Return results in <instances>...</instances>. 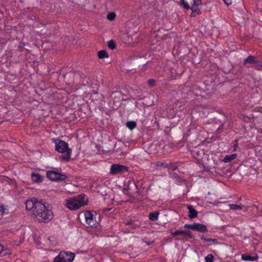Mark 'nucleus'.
<instances>
[{"mask_svg": "<svg viewBox=\"0 0 262 262\" xmlns=\"http://www.w3.org/2000/svg\"><path fill=\"white\" fill-rule=\"evenodd\" d=\"M230 208L232 210L242 209L244 206L243 205H239L237 204H230Z\"/></svg>", "mask_w": 262, "mask_h": 262, "instance_id": "25", "label": "nucleus"}, {"mask_svg": "<svg viewBox=\"0 0 262 262\" xmlns=\"http://www.w3.org/2000/svg\"><path fill=\"white\" fill-rule=\"evenodd\" d=\"M181 3L182 5L187 10H189L190 8V7L188 5V4L185 1V0H180Z\"/></svg>", "mask_w": 262, "mask_h": 262, "instance_id": "30", "label": "nucleus"}, {"mask_svg": "<svg viewBox=\"0 0 262 262\" xmlns=\"http://www.w3.org/2000/svg\"><path fill=\"white\" fill-rule=\"evenodd\" d=\"M75 76V72L71 71L70 72L63 75V77L66 79V77H69L73 78Z\"/></svg>", "mask_w": 262, "mask_h": 262, "instance_id": "27", "label": "nucleus"}, {"mask_svg": "<svg viewBox=\"0 0 262 262\" xmlns=\"http://www.w3.org/2000/svg\"><path fill=\"white\" fill-rule=\"evenodd\" d=\"M185 228L190 229L194 230V223L192 224H185L184 226Z\"/></svg>", "mask_w": 262, "mask_h": 262, "instance_id": "31", "label": "nucleus"}, {"mask_svg": "<svg viewBox=\"0 0 262 262\" xmlns=\"http://www.w3.org/2000/svg\"><path fill=\"white\" fill-rule=\"evenodd\" d=\"M155 164L157 167H163L166 168L168 167V164L165 162H161L160 161H157L155 163Z\"/></svg>", "mask_w": 262, "mask_h": 262, "instance_id": "23", "label": "nucleus"}, {"mask_svg": "<svg viewBox=\"0 0 262 262\" xmlns=\"http://www.w3.org/2000/svg\"><path fill=\"white\" fill-rule=\"evenodd\" d=\"M258 88L255 85H249L247 89V93L251 95L250 98L252 99L254 95L258 93Z\"/></svg>", "mask_w": 262, "mask_h": 262, "instance_id": "12", "label": "nucleus"}, {"mask_svg": "<svg viewBox=\"0 0 262 262\" xmlns=\"http://www.w3.org/2000/svg\"><path fill=\"white\" fill-rule=\"evenodd\" d=\"M214 259V257L213 255L211 254H208L205 258V262H213Z\"/></svg>", "mask_w": 262, "mask_h": 262, "instance_id": "26", "label": "nucleus"}, {"mask_svg": "<svg viewBox=\"0 0 262 262\" xmlns=\"http://www.w3.org/2000/svg\"><path fill=\"white\" fill-rule=\"evenodd\" d=\"M148 83L149 85H150V86H153L155 85L156 84V81L154 79H150L148 80Z\"/></svg>", "mask_w": 262, "mask_h": 262, "instance_id": "32", "label": "nucleus"}, {"mask_svg": "<svg viewBox=\"0 0 262 262\" xmlns=\"http://www.w3.org/2000/svg\"><path fill=\"white\" fill-rule=\"evenodd\" d=\"M257 58L253 55H249L246 58L244 61V64L246 65L247 63L255 64L257 63Z\"/></svg>", "mask_w": 262, "mask_h": 262, "instance_id": "11", "label": "nucleus"}, {"mask_svg": "<svg viewBox=\"0 0 262 262\" xmlns=\"http://www.w3.org/2000/svg\"><path fill=\"white\" fill-rule=\"evenodd\" d=\"M31 178L33 182L36 183H40L43 180V177H41L39 174L34 172L32 173Z\"/></svg>", "mask_w": 262, "mask_h": 262, "instance_id": "13", "label": "nucleus"}, {"mask_svg": "<svg viewBox=\"0 0 262 262\" xmlns=\"http://www.w3.org/2000/svg\"><path fill=\"white\" fill-rule=\"evenodd\" d=\"M128 170V167L124 165L114 164L111 166V173L112 174L123 173Z\"/></svg>", "mask_w": 262, "mask_h": 262, "instance_id": "6", "label": "nucleus"}, {"mask_svg": "<svg viewBox=\"0 0 262 262\" xmlns=\"http://www.w3.org/2000/svg\"><path fill=\"white\" fill-rule=\"evenodd\" d=\"M126 125L129 129L132 130L136 127L137 124L135 121H130L126 122Z\"/></svg>", "mask_w": 262, "mask_h": 262, "instance_id": "21", "label": "nucleus"}, {"mask_svg": "<svg viewBox=\"0 0 262 262\" xmlns=\"http://www.w3.org/2000/svg\"><path fill=\"white\" fill-rule=\"evenodd\" d=\"M190 9H191L192 12H195L197 14L201 13V11L199 8V6L198 5L192 4L191 7H190Z\"/></svg>", "mask_w": 262, "mask_h": 262, "instance_id": "22", "label": "nucleus"}, {"mask_svg": "<svg viewBox=\"0 0 262 262\" xmlns=\"http://www.w3.org/2000/svg\"><path fill=\"white\" fill-rule=\"evenodd\" d=\"M225 4H226L227 5L229 6L232 3V0H223Z\"/></svg>", "mask_w": 262, "mask_h": 262, "instance_id": "36", "label": "nucleus"}, {"mask_svg": "<svg viewBox=\"0 0 262 262\" xmlns=\"http://www.w3.org/2000/svg\"><path fill=\"white\" fill-rule=\"evenodd\" d=\"M107 46L108 47L112 50H114L116 48V45L115 42L113 40H110L107 41Z\"/></svg>", "mask_w": 262, "mask_h": 262, "instance_id": "24", "label": "nucleus"}, {"mask_svg": "<svg viewBox=\"0 0 262 262\" xmlns=\"http://www.w3.org/2000/svg\"><path fill=\"white\" fill-rule=\"evenodd\" d=\"M194 230L201 232H205L208 231L206 225L196 223H194Z\"/></svg>", "mask_w": 262, "mask_h": 262, "instance_id": "9", "label": "nucleus"}, {"mask_svg": "<svg viewBox=\"0 0 262 262\" xmlns=\"http://www.w3.org/2000/svg\"><path fill=\"white\" fill-rule=\"evenodd\" d=\"M0 214L3 215L5 212V208L3 204H1L0 205Z\"/></svg>", "mask_w": 262, "mask_h": 262, "instance_id": "33", "label": "nucleus"}, {"mask_svg": "<svg viewBox=\"0 0 262 262\" xmlns=\"http://www.w3.org/2000/svg\"><path fill=\"white\" fill-rule=\"evenodd\" d=\"M33 215L40 222L47 223L53 218V212L48 204L41 201L40 204H37Z\"/></svg>", "mask_w": 262, "mask_h": 262, "instance_id": "1", "label": "nucleus"}, {"mask_svg": "<svg viewBox=\"0 0 262 262\" xmlns=\"http://www.w3.org/2000/svg\"><path fill=\"white\" fill-rule=\"evenodd\" d=\"M55 145V150L59 152L64 154L61 156L62 160L69 161L71 158L72 149L69 148L68 144L64 141L57 139H53Z\"/></svg>", "mask_w": 262, "mask_h": 262, "instance_id": "2", "label": "nucleus"}, {"mask_svg": "<svg viewBox=\"0 0 262 262\" xmlns=\"http://www.w3.org/2000/svg\"><path fill=\"white\" fill-rule=\"evenodd\" d=\"M98 56L100 59L108 57V54L105 50H100L98 52Z\"/></svg>", "mask_w": 262, "mask_h": 262, "instance_id": "19", "label": "nucleus"}, {"mask_svg": "<svg viewBox=\"0 0 262 262\" xmlns=\"http://www.w3.org/2000/svg\"><path fill=\"white\" fill-rule=\"evenodd\" d=\"M201 239L206 242H212L214 244L217 245L219 244L218 240L216 238H206L204 235H202L200 236Z\"/></svg>", "mask_w": 262, "mask_h": 262, "instance_id": "17", "label": "nucleus"}, {"mask_svg": "<svg viewBox=\"0 0 262 262\" xmlns=\"http://www.w3.org/2000/svg\"><path fill=\"white\" fill-rule=\"evenodd\" d=\"M116 17V14L114 12L109 13L107 15V18L110 20H113Z\"/></svg>", "mask_w": 262, "mask_h": 262, "instance_id": "29", "label": "nucleus"}, {"mask_svg": "<svg viewBox=\"0 0 262 262\" xmlns=\"http://www.w3.org/2000/svg\"><path fill=\"white\" fill-rule=\"evenodd\" d=\"M66 205L71 210H77L81 206V204L78 202L75 198L67 200Z\"/></svg>", "mask_w": 262, "mask_h": 262, "instance_id": "7", "label": "nucleus"}, {"mask_svg": "<svg viewBox=\"0 0 262 262\" xmlns=\"http://www.w3.org/2000/svg\"><path fill=\"white\" fill-rule=\"evenodd\" d=\"M78 202H79L81 206L86 204L87 200H85V195L83 194L78 195L77 196L74 198Z\"/></svg>", "mask_w": 262, "mask_h": 262, "instance_id": "15", "label": "nucleus"}, {"mask_svg": "<svg viewBox=\"0 0 262 262\" xmlns=\"http://www.w3.org/2000/svg\"><path fill=\"white\" fill-rule=\"evenodd\" d=\"M236 156L237 155L236 154H233L230 155H227L224 157V158L223 159V161L225 163H229L233 159H234L236 157Z\"/></svg>", "mask_w": 262, "mask_h": 262, "instance_id": "16", "label": "nucleus"}, {"mask_svg": "<svg viewBox=\"0 0 262 262\" xmlns=\"http://www.w3.org/2000/svg\"><path fill=\"white\" fill-rule=\"evenodd\" d=\"M147 245H150V244H149V243H147Z\"/></svg>", "mask_w": 262, "mask_h": 262, "instance_id": "43", "label": "nucleus"}, {"mask_svg": "<svg viewBox=\"0 0 262 262\" xmlns=\"http://www.w3.org/2000/svg\"><path fill=\"white\" fill-rule=\"evenodd\" d=\"M196 12H191V14H190V16L191 17H195V15H196Z\"/></svg>", "mask_w": 262, "mask_h": 262, "instance_id": "39", "label": "nucleus"}, {"mask_svg": "<svg viewBox=\"0 0 262 262\" xmlns=\"http://www.w3.org/2000/svg\"><path fill=\"white\" fill-rule=\"evenodd\" d=\"M202 0H193V5L199 6L202 4Z\"/></svg>", "mask_w": 262, "mask_h": 262, "instance_id": "35", "label": "nucleus"}, {"mask_svg": "<svg viewBox=\"0 0 262 262\" xmlns=\"http://www.w3.org/2000/svg\"><path fill=\"white\" fill-rule=\"evenodd\" d=\"M202 152L203 153V154H204V152H203V150L202 151Z\"/></svg>", "mask_w": 262, "mask_h": 262, "instance_id": "44", "label": "nucleus"}, {"mask_svg": "<svg viewBox=\"0 0 262 262\" xmlns=\"http://www.w3.org/2000/svg\"><path fill=\"white\" fill-rule=\"evenodd\" d=\"M235 144L233 145V149L234 150H235L236 149V148L237 147V144H238V140H236L235 141Z\"/></svg>", "mask_w": 262, "mask_h": 262, "instance_id": "37", "label": "nucleus"}, {"mask_svg": "<svg viewBox=\"0 0 262 262\" xmlns=\"http://www.w3.org/2000/svg\"><path fill=\"white\" fill-rule=\"evenodd\" d=\"M254 67L255 69L258 70H262V62L259 61L257 59V63L254 64Z\"/></svg>", "mask_w": 262, "mask_h": 262, "instance_id": "28", "label": "nucleus"}, {"mask_svg": "<svg viewBox=\"0 0 262 262\" xmlns=\"http://www.w3.org/2000/svg\"><path fill=\"white\" fill-rule=\"evenodd\" d=\"M170 233L173 236H176L177 235H182L185 236L186 230H177L174 232L171 231Z\"/></svg>", "mask_w": 262, "mask_h": 262, "instance_id": "20", "label": "nucleus"}, {"mask_svg": "<svg viewBox=\"0 0 262 262\" xmlns=\"http://www.w3.org/2000/svg\"><path fill=\"white\" fill-rule=\"evenodd\" d=\"M211 168L208 169H206V171H209V172H212V171H211Z\"/></svg>", "mask_w": 262, "mask_h": 262, "instance_id": "41", "label": "nucleus"}, {"mask_svg": "<svg viewBox=\"0 0 262 262\" xmlns=\"http://www.w3.org/2000/svg\"><path fill=\"white\" fill-rule=\"evenodd\" d=\"M258 257L257 255L254 256H251L248 254H243L242 256L243 260L245 261H254L257 260Z\"/></svg>", "mask_w": 262, "mask_h": 262, "instance_id": "14", "label": "nucleus"}, {"mask_svg": "<svg viewBox=\"0 0 262 262\" xmlns=\"http://www.w3.org/2000/svg\"><path fill=\"white\" fill-rule=\"evenodd\" d=\"M111 208H105L103 209V212H107L110 211L111 210Z\"/></svg>", "mask_w": 262, "mask_h": 262, "instance_id": "38", "label": "nucleus"}, {"mask_svg": "<svg viewBox=\"0 0 262 262\" xmlns=\"http://www.w3.org/2000/svg\"><path fill=\"white\" fill-rule=\"evenodd\" d=\"M187 209L189 210L188 216L190 219H193L197 217L198 212L193 208L192 205H188Z\"/></svg>", "mask_w": 262, "mask_h": 262, "instance_id": "10", "label": "nucleus"}, {"mask_svg": "<svg viewBox=\"0 0 262 262\" xmlns=\"http://www.w3.org/2000/svg\"><path fill=\"white\" fill-rule=\"evenodd\" d=\"M159 215V213L157 211H155L152 213H150L149 214V219L150 220L152 221H157L158 219V216Z\"/></svg>", "mask_w": 262, "mask_h": 262, "instance_id": "18", "label": "nucleus"}, {"mask_svg": "<svg viewBox=\"0 0 262 262\" xmlns=\"http://www.w3.org/2000/svg\"><path fill=\"white\" fill-rule=\"evenodd\" d=\"M187 236L190 238H192L193 236L192 235L191 232L189 231L186 230V233H185V236Z\"/></svg>", "mask_w": 262, "mask_h": 262, "instance_id": "34", "label": "nucleus"}, {"mask_svg": "<svg viewBox=\"0 0 262 262\" xmlns=\"http://www.w3.org/2000/svg\"><path fill=\"white\" fill-rule=\"evenodd\" d=\"M40 201H38L37 200L33 201L32 200H27L26 202V209L28 210H32L33 213H34V211L35 210L36 206L37 204H40Z\"/></svg>", "mask_w": 262, "mask_h": 262, "instance_id": "8", "label": "nucleus"}, {"mask_svg": "<svg viewBox=\"0 0 262 262\" xmlns=\"http://www.w3.org/2000/svg\"><path fill=\"white\" fill-rule=\"evenodd\" d=\"M94 214L95 215L97 214L95 211H86L84 212L85 222L90 227L96 226L97 223L96 216H94Z\"/></svg>", "mask_w": 262, "mask_h": 262, "instance_id": "5", "label": "nucleus"}, {"mask_svg": "<svg viewBox=\"0 0 262 262\" xmlns=\"http://www.w3.org/2000/svg\"><path fill=\"white\" fill-rule=\"evenodd\" d=\"M74 253L61 251L54 258L53 262H71L74 260Z\"/></svg>", "mask_w": 262, "mask_h": 262, "instance_id": "3", "label": "nucleus"}, {"mask_svg": "<svg viewBox=\"0 0 262 262\" xmlns=\"http://www.w3.org/2000/svg\"><path fill=\"white\" fill-rule=\"evenodd\" d=\"M176 168V167H173V168H172V170H174Z\"/></svg>", "mask_w": 262, "mask_h": 262, "instance_id": "42", "label": "nucleus"}, {"mask_svg": "<svg viewBox=\"0 0 262 262\" xmlns=\"http://www.w3.org/2000/svg\"><path fill=\"white\" fill-rule=\"evenodd\" d=\"M46 177L52 181H63L67 178L66 174L54 170L47 171L46 173Z\"/></svg>", "mask_w": 262, "mask_h": 262, "instance_id": "4", "label": "nucleus"}, {"mask_svg": "<svg viewBox=\"0 0 262 262\" xmlns=\"http://www.w3.org/2000/svg\"><path fill=\"white\" fill-rule=\"evenodd\" d=\"M132 224V222H127L126 223V225H131Z\"/></svg>", "mask_w": 262, "mask_h": 262, "instance_id": "40", "label": "nucleus"}]
</instances>
